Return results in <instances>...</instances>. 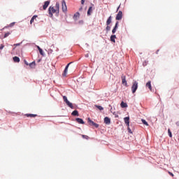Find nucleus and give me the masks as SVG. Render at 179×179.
I'll use <instances>...</instances> for the list:
<instances>
[{"label":"nucleus","instance_id":"nucleus-12","mask_svg":"<svg viewBox=\"0 0 179 179\" xmlns=\"http://www.w3.org/2000/svg\"><path fill=\"white\" fill-rule=\"evenodd\" d=\"M146 87H148L149 90H150V92H152V82L151 81H148L146 85H145Z\"/></svg>","mask_w":179,"mask_h":179},{"label":"nucleus","instance_id":"nucleus-9","mask_svg":"<svg viewBox=\"0 0 179 179\" xmlns=\"http://www.w3.org/2000/svg\"><path fill=\"white\" fill-rule=\"evenodd\" d=\"M104 122L107 125H110V124H111V119H110L108 117H106L104 118Z\"/></svg>","mask_w":179,"mask_h":179},{"label":"nucleus","instance_id":"nucleus-37","mask_svg":"<svg viewBox=\"0 0 179 179\" xmlns=\"http://www.w3.org/2000/svg\"><path fill=\"white\" fill-rule=\"evenodd\" d=\"M24 62L25 65L29 66V65L30 64H29V62H27V61H26V60H24Z\"/></svg>","mask_w":179,"mask_h":179},{"label":"nucleus","instance_id":"nucleus-30","mask_svg":"<svg viewBox=\"0 0 179 179\" xmlns=\"http://www.w3.org/2000/svg\"><path fill=\"white\" fill-rule=\"evenodd\" d=\"M82 138H83V139H89V136H86V135H82Z\"/></svg>","mask_w":179,"mask_h":179},{"label":"nucleus","instance_id":"nucleus-20","mask_svg":"<svg viewBox=\"0 0 179 179\" xmlns=\"http://www.w3.org/2000/svg\"><path fill=\"white\" fill-rule=\"evenodd\" d=\"M14 62H20V59L17 57V56H15L13 58Z\"/></svg>","mask_w":179,"mask_h":179},{"label":"nucleus","instance_id":"nucleus-19","mask_svg":"<svg viewBox=\"0 0 179 179\" xmlns=\"http://www.w3.org/2000/svg\"><path fill=\"white\" fill-rule=\"evenodd\" d=\"M35 19H37V15H34L32 17H31V20H30V24H33V23L34 22V20Z\"/></svg>","mask_w":179,"mask_h":179},{"label":"nucleus","instance_id":"nucleus-16","mask_svg":"<svg viewBox=\"0 0 179 179\" xmlns=\"http://www.w3.org/2000/svg\"><path fill=\"white\" fill-rule=\"evenodd\" d=\"M120 106L122 107V108H127V107H128V105L127 104V103L122 101L120 103Z\"/></svg>","mask_w":179,"mask_h":179},{"label":"nucleus","instance_id":"nucleus-13","mask_svg":"<svg viewBox=\"0 0 179 179\" xmlns=\"http://www.w3.org/2000/svg\"><path fill=\"white\" fill-rule=\"evenodd\" d=\"M124 121L127 127H129V117H124Z\"/></svg>","mask_w":179,"mask_h":179},{"label":"nucleus","instance_id":"nucleus-10","mask_svg":"<svg viewBox=\"0 0 179 179\" xmlns=\"http://www.w3.org/2000/svg\"><path fill=\"white\" fill-rule=\"evenodd\" d=\"M50 1H46L44 3V5L43 6V10H45V9H47V8H48V6L50 5Z\"/></svg>","mask_w":179,"mask_h":179},{"label":"nucleus","instance_id":"nucleus-4","mask_svg":"<svg viewBox=\"0 0 179 179\" xmlns=\"http://www.w3.org/2000/svg\"><path fill=\"white\" fill-rule=\"evenodd\" d=\"M88 123L90 125L92 126V127H95V128H99V124L94 123V122H93L90 117H88L87 119Z\"/></svg>","mask_w":179,"mask_h":179},{"label":"nucleus","instance_id":"nucleus-7","mask_svg":"<svg viewBox=\"0 0 179 179\" xmlns=\"http://www.w3.org/2000/svg\"><path fill=\"white\" fill-rule=\"evenodd\" d=\"M116 20H121L122 19V11H119L115 17Z\"/></svg>","mask_w":179,"mask_h":179},{"label":"nucleus","instance_id":"nucleus-31","mask_svg":"<svg viewBox=\"0 0 179 179\" xmlns=\"http://www.w3.org/2000/svg\"><path fill=\"white\" fill-rule=\"evenodd\" d=\"M80 15V14H79V13H76L74 15V17H79Z\"/></svg>","mask_w":179,"mask_h":179},{"label":"nucleus","instance_id":"nucleus-43","mask_svg":"<svg viewBox=\"0 0 179 179\" xmlns=\"http://www.w3.org/2000/svg\"><path fill=\"white\" fill-rule=\"evenodd\" d=\"M120 6H118V8H117V12H118V10L120 9Z\"/></svg>","mask_w":179,"mask_h":179},{"label":"nucleus","instance_id":"nucleus-15","mask_svg":"<svg viewBox=\"0 0 179 179\" xmlns=\"http://www.w3.org/2000/svg\"><path fill=\"white\" fill-rule=\"evenodd\" d=\"M112 19H113V17H112L111 16H110V17L108 18V20H107V21H106V25H107V26H110V24H111Z\"/></svg>","mask_w":179,"mask_h":179},{"label":"nucleus","instance_id":"nucleus-6","mask_svg":"<svg viewBox=\"0 0 179 179\" xmlns=\"http://www.w3.org/2000/svg\"><path fill=\"white\" fill-rule=\"evenodd\" d=\"M121 79H122V85H124V86L127 87L128 86V83H127V78L126 76L122 75L121 76Z\"/></svg>","mask_w":179,"mask_h":179},{"label":"nucleus","instance_id":"nucleus-36","mask_svg":"<svg viewBox=\"0 0 179 179\" xmlns=\"http://www.w3.org/2000/svg\"><path fill=\"white\" fill-rule=\"evenodd\" d=\"M169 176H171V177H174V174H173V173L169 171Z\"/></svg>","mask_w":179,"mask_h":179},{"label":"nucleus","instance_id":"nucleus-45","mask_svg":"<svg viewBox=\"0 0 179 179\" xmlns=\"http://www.w3.org/2000/svg\"><path fill=\"white\" fill-rule=\"evenodd\" d=\"M157 52H159V50L157 51Z\"/></svg>","mask_w":179,"mask_h":179},{"label":"nucleus","instance_id":"nucleus-2","mask_svg":"<svg viewBox=\"0 0 179 179\" xmlns=\"http://www.w3.org/2000/svg\"><path fill=\"white\" fill-rule=\"evenodd\" d=\"M136 90H138V82L136 81H134L133 83V85L131 86V91H132V93H136Z\"/></svg>","mask_w":179,"mask_h":179},{"label":"nucleus","instance_id":"nucleus-41","mask_svg":"<svg viewBox=\"0 0 179 179\" xmlns=\"http://www.w3.org/2000/svg\"><path fill=\"white\" fill-rule=\"evenodd\" d=\"M176 124L177 127H179V121L176 122Z\"/></svg>","mask_w":179,"mask_h":179},{"label":"nucleus","instance_id":"nucleus-11","mask_svg":"<svg viewBox=\"0 0 179 179\" xmlns=\"http://www.w3.org/2000/svg\"><path fill=\"white\" fill-rule=\"evenodd\" d=\"M117 29H118V21L116 22L114 28L112 30L113 34H115V31H117Z\"/></svg>","mask_w":179,"mask_h":179},{"label":"nucleus","instance_id":"nucleus-25","mask_svg":"<svg viewBox=\"0 0 179 179\" xmlns=\"http://www.w3.org/2000/svg\"><path fill=\"white\" fill-rule=\"evenodd\" d=\"M55 9L57 12H59V3L58 2L56 3Z\"/></svg>","mask_w":179,"mask_h":179},{"label":"nucleus","instance_id":"nucleus-34","mask_svg":"<svg viewBox=\"0 0 179 179\" xmlns=\"http://www.w3.org/2000/svg\"><path fill=\"white\" fill-rule=\"evenodd\" d=\"M127 129H128L129 134H132V130H131V128H129V126L127 127Z\"/></svg>","mask_w":179,"mask_h":179},{"label":"nucleus","instance_id":"nucleus-21","mask_svg":"<svg viewBox=\"0 0 179 179\" xmlns=\"http://www.w3.org/2000/svg\"><path fill=\"white\" fill-rule=\"evenodd\" d=\"M29 66L31 69L36 68V62H32L31 63L29 64Z\"/></svg>","mask_w":179,"mask_h":179},{"label":"nucleus","instance_id":"nucleus-23","mask_svg":"<svg viewBox=\"0 0 179 179\" xmlns=\"http://www.w3.org/2000/svg\"><path fill=\"white\" fill-rule=\"evenodd\" d=\"M66 104L69 107H70V108H73V105L72 103H71L69 101H67V102L66 103Z\"/></svg>","mask_w":179,"mask_h":179},{"label":"nucleus","instance_id":"nucleus-8","mask_svg":"<svg viewBox=\"0 0 179 179\" xmlns=\"http://www.w3.org/2000/svg\"><path fill=\"white\" fill-rule=\"evenodd\" d=\"M71 64H72V62L69 63L66 66V68L64 71V73L62 74L63 76H66V73H68V69L69 68V65H71Z\"/></svg>","mask_w":179,"mask_h":179},{"label":"nucleus","instance_id":"nucleus-40","mask_svg":"<svg viewBox=\"0 0 179 179\" xmlns=\"http://www.w3.org/2000/svg\"><path fill=\"white\" fill-rule=\"evenodd\" d=\"M113 114H114L115 118H118V115H115V113H113Z\"/></svg>","mask_w":179,"mask_h":179},{"label":"nucleus","instance_id":"nucleus-33","mask_svg":"<svg viewBox=\"0 0 179 179\" xmlns=\"http://www.w3.org/2000/svg\"><path fill=\"white\" fill-rule=\"evenodd\" d=\"M39 52L41 55H44V53L43 52V49H39Z\"/></svg>","mask_w":179,"mask_h":179},{"label":"nucleus","instance_id":"nucleus-27","mask_svg":"<svg viewBox=\"0 0 179 179\" xmlns=\"http://www.w3.org/2000/svg\"><path fill=\"white\" fill-rule=\"evenodd\" d=\"M168 134L170 138H173V134H171V131L170 130V129H168Z\"/></svg>","mask_w":179,"mask_h":179},{"label":"nucleus","instance_id":"nucleus-29","mask_svg":"<svg viewBox=\"0 0 179 179\" xmlns=\"http://www.w3.org/2000/svg\"><path fill=\"white\" fill-rule=\"evenodd\" d=\"M63 100H64V101L66 102V103L67 101H68V98L66 97V96H63Z\"/></svg>","mask_w":179,"mask_h":179},{"label":"nucleus","instance_id":"nucleus-14","mask_svg":"<svg viewBox=\"0 0 179 179\" xmlns=\"http://www.w3.org/2000/svg\"><path fill=\"white\" fill-rule=\"evenodd\" d=\"M76 121L78 123V124H85V122L83 121V120L82 118H79V117H77L76 119Z\"/></svg>","mask_w":179,"mask_h":179},{"label":"nucleus","instance_id":"nucleus-28","mask_svg":"<svg viewBox=\"0 0 179 179\" xmlns=\"http://www.w3.org/2000/svg\"><path fill=\"white\" fill-rule=\"evenodd\" d=\"M106 31H110V30H111V27L109 25H107V27H106Z\"/></svg>","mask_w":179,"mask_h":179},{"label":"nucleus","instance_id":"nucleus-18","mask_svg":"<svg viewBox=\"0 0 179 179\" xmlns=\"http://www.w3.org/2000/svg\"><path fill=\"white\" fill-rule=\"evenodd\" d=\"M26 117H30V118H34L35 117H37V115L36 114H26Z\"/></svg>","mask_w":179,"mask_h":179},{"label":"nucleus","instance_id":"nucleus-3","mask_svg":"<svg viewBox=\"0 0 179 179\" xmlns=\"http://www.w3.org/2000/svg\"><path fill=\"white\" fill-rule=\"evenodd\" d=\"M93 10H94V4L91 3V6H90L87 10V16H90L93 13Z\"/></svg>","mask_w":179,"mask_h":179},{"label":"nucleus","instance_id":"nucleus-44","mask_svg":"<svg viewBox=\"0 0 179 179\" xmlns=\"http://www.w3.org/2000/svg\"><path fill=\"white\" fill-rule=\"evenodd\" d=\"M82 9H83V7L80 8L79 10H82Z\"/></svg>","mask_w":179,"mask_h":179},{"label":"nucleus","instance_id":"nucleus-35","mask_svg":"<svg viewBox=\"0 0 179 179\" xmlns=\"http://www.w3.org/2000/svg\"><path fill=\"white\" fill-rule=\"evenodd\" d=\"M4 47H5V45H3V44H1V45H0V50H3Z\"/></svg>","mask_w":179,"mask_h":179},{"label":"nucleus","instance_id":"nucleus-24","mask_svg":"<svg viewBox=\"0 0 179 179\" xmlns=\"http://www.w3.org/2000/svg\"><path fill=\"white\" fill-rule=\"evenodd\" d=\"M94 106L96 108H99L100 111H103V110H104V108H103V106H99V105H94Z\"/></svg>","mask_w":179,"mask_h":179},{"label":"nucleus","instance_id":"nucleus-42","mask_svg":"<svg viewBox=\"0 0 179 179\" xmlns=\"http://www.w3.org/2000/svg\"><path fill=\"white\" fill-rule=\"evenodd\" d=\"M37 48H38V51H39L40 50H41V48H40V46H37Z\"/></svg>","mask_w":179,"mask_h":179},{"label":"nucleus","instance_id":"nucleus-5","mask_svg":"<svg viewBox=\"0 0 179 179\" xmlns=\"http://www.w3.org/2000/svg\"><path fill=\"white\" fill-rule=\"evenodd\" d=\"M62 12H67L68 7L66 6V2H65V0H63L62 2Z\"/></svg>","mask_w":179,"mask_h":179},{"label":"nucleus","instance_id":"nucleus-17","mask_svg":"<svg viewBox=\"0 0 179 179\" xmlns=\"http://www.w3.org/2000/svg\"><path fill=\"white\" fill-rule=\"evenodd\" d=\"M116 38H117V36L115 35H112L110 36V41H112V43H115Z\"/></svg>","mask_w":179,"mask_h":179},{"label":"nucleus","instance_id":"nucleus-26","mask_svg":"<svg viewBox=\"0 0 179 179\" xmlns=\"http://www.w3.org/2000/svg\"><path fill=\"white\" fill-rule=\"evenodd\" d=\"M141 121L144 125H146V127H149V124L148 123V122H146V120L142 119Z\"/></svg>","mask_w":179,"mask_h":179},{"label":"nucleus","instance_id":"nucleus-39","mask_svg":"<svg viewBox=\"0 0 179 179\" xmlns=\"http://www.w3.org/2000/svg\"><path fill=\"white\" fill-rule=\"evenodd\" d=\"M81 3H82L83 5H85V0H81Z\"/></svg>","mask_w":179,"mask_h":179},{"label":"nucleus","instance_id":"nucleus-32","mask_svg":"<svg viewBox=\"0 0 179 179\" xmlns=\"http://www.w3.org/2000/svg\"><path fill=\"white\" fill-rule=\"evenodd\" d=\"M9 34H10V33L7 32L4 34V38H6V37H8V36H9Z\"/></svg>","mask_w":179,"mask_h":179},{"label":"nucleus","instance_id":"nucleus-38","mask_svg":"<svg viewBox=\"0 0 179 179\" xmlns=\"http://www.w3.org/2000/svg\"><path fill=\"white\" fill-rule=\"evenodd\" d=\"M19 45H20V43H15V44H14V47H18Z\"/></svg>","mask_w":179,"mask_h":179},{"label":"nucleus","instance_id":"nucleus-22","mask_svg":"<svg viewBox=\"0 0 179 179\" xmlns=\"http://www.w3.org/2000/svg\"><path fill=\"white\" fill-rule=\"evenodd\" d=\"M71 115L79 117V112H78V110H74L72 112Z\"/></svg>","mask_w":179,"mask_h":179},{"label":"nucleus","instance_id":"nucleus-1","mask_svg":"<svg viewBox=\"0 0 179 179\" xmlns=\"http://www.w3.org/2000/svg\"><path fill=\"white\" fill-rule=\"evenodd\" d=\"M49 15H50V17H52V14L53 13H59V11H57L54 7H50L48 9Z\"/></svg>","mask_w":179,"mask_h":179}]
</instances>
